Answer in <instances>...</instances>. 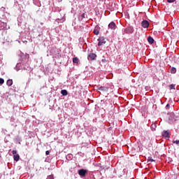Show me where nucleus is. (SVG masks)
Returning a JSON list of instances; mask_svg holds the SVG:
<instances>
[{
	"mask_svg": "<svg viewBox=\"0 0 179 179\" xmlns=\"http://www.w3.org/2000/svg\"><path fill=\"white\" fill-rule=\"evenodd\" d=\"M167 2H169V3H173V2H176V0H167Z\"/></svg>",
	"mask_w": 179,
	"mask_h": 179,
	"instance_id": "obj_19",
	"label": "nucleus"
},
{
	"mask_svg": "<svg viewBox=\"0 0 179 179\" xmlns=\"http://www.w3.org/2000/svg\"><path fill=\"white\" fill-rule=\"evenodd\" d=\"M57 2H62V0H56Z\"/></svg>",
	"mask_w": 179,
	"mask_h": 179,
	"instance_id": "obj_26",
	"label": "nucleus"
},
{
	"mask_svg": "<svg viewBox=\"0 0 179 179\" xmlns=\"http://www.w3.org/2000/svg\"><path fill=\"white\" fill-rule=\"evenodd\" d=\"M109 87H100L98 88V90H100L101 92H107L109 90Z\"/></svg>",
	"mask_w": 179,
	"mask_h": 179,
	"instance_id": "obj_8",
	"label": "nucleus"
},
{
	"mask_svg": "<svg viewBox=\"0 0 179 179\" xmlns=\"http://www.w3.org/2000/svg\"><path fill=\"white\" fill-rule=\"evenodd\" d=\"M151 127H152V128H156V124H152V125H151Z\"/></svg>",
	"mask_w": 179,
	"mask_h": 179,
	"instance_id": "obj_24",
	"label": "nucleus"
},
{
	"mask_svg": "<svg viewBox=\"0 0 179 179\" xmlns=\"http://www.w3.org/2000/svg\"><path fill=\"white\" fill-rule=\"evenodd\" d=\"M97 57V55L94 53H90L88 55L87 59H90V61H94L96 58Z\"/></svg>",
	"mask_w": 179,
	"mask_h": 179,
	"instance_id": "obj_3",
	"label": "nucleus"
},
{
	"mask_svg": "<svg viewBox=\"0 0 179 179\" xmlns=\"http://www.w3.org/2000/svg\"><path fill=\"white\" fill-rule=\"evenodd\" d=\"M169 131H164L162 133V136H164L165 138H169Z\"/></svg>",
	"mask_w": 179,
	"mask_h": 179,
	"instance_id": "obj_10",
	"label": "nucleus"
},
{
	"mask_svg": "<svg viewBox=\"0 0 179 179\" xmlns=\"http://www.w3.org/2000/svg\"><path fill=\"white\" fill-rule=\"evenodd\" d=\"M102 62H104V59H102Z\"/></svg>",
	"mask_w": 179,
	"mask_h": 179,
	"instance_id": "obj_28",
	"label": "nucleus"
},
{
	"mask_svg": "<svg viewBox=\"0 0 179 179\" xmlns=\"http://www.w3.org/2000/svg\"><path fill=\"white\" fill-rule=\"evenodd\" d=\"M148 41L150 44H153V43L155 42V39H153L152 36H149L148 38Z\"/></svg>",
	"mask_w": 179,
	"mask_h": 179,
	"instance_id": "obj_9",
	"label": "nucleus"
},
{
	"mask_svg": "<svg viewBox=\"0 0 179 179\" xmlns=\"http://www.w3.org/2000/svg\"><path fill=\"white\" fill-rule=\"evenodd\" d=\"M141 25L144 29H148V27H149V22L148 20H143L141 22Z\"/></svg>",
	"mask_w": 179,
	"mask_h": 179,
	"instance_id": "obj_6",
	"label": "nucleus"
},
{
	"mask_svg": "<svg viewBox=\"0 0 179 179\" xmlns=\"http://www.w3.org/2000/svg\"><path fill=\"white\" fill-rule=\"evenodd\" d=\"M86 173H87V171L85 169L78 170V174L80 177H86Z\"/></svg>",
	"mask_w": 179,
	"mask_h": 179,
	"instance_id": "obj_5",
	"label": "nucleus"
},
{
	"mask_svg": "<svg viewBox=\"0 0 179 179\" xmlns=\"http://www.w3.org/2000/svg\"><path fill=\"white\" fill-rule=\"evenodd\" d=\"M166 107V108H170V104H167Z\"/></svg>",
	"mask_w": 179,
	"mask_h": 179,
	"instance_id": "obj_25",
	"label": "nucleus"
},
{
	"mask_svg": "<svg viewBox=\"0 0 179 179\" xmlns=\"http://www.w3.org/2000/svg\"><path fill=\"white\" fill-rule=\"evenodd\" d=\"M176 72H177V69L174 67H172L171 69V73H176Z\"/></svg>",
	"mask_w": 179,
	"mask_h": 179,
	"instance_id": "obj_15",
	"label": "nucleus"
},
{
	"mask_svg": "<svg viewBox=\"0 0 179 179\" xmlns=\"http://www.w3.org/2000/svg\"><path fill=\"white\" fill-rule=\"evenodd\" d=\"M124 31L127 34H132L134 33V27H128L125 29Z\"/></svg>",
	"mask_w": 179,
	"mask_h": 179,
	"instance_id": "obj_4",
	"label": "nucleus"
},
{
	"mask_svg": "<svg viewBox=\"0 0 179 179\" xmlns=\"http://www.w3.org/2000/svg\"><path fill=\"white\" fill-rule=\"evenodd\" d=\"M108 27L109 29H111V30H115L117 25H115V22H111L109 24H108Z\"/></svg>",
	"mask_w": 179,
	"mask_h": 179,
	"instance_id": "obj_7",
	"label": "nucleus"
},
{
	"mask_svg": "<svg viewBox=\"0 0 179 179\" xmlns=\"http://www.w3.org/2000/svg\"><path fill=\"white\" fill-rule=\"evenodd\" d=\"M5 83V80L3 78H0V85H3Z\"/></svg>",
	"mask_w": 179,
	"mask_h": 179,
	"instance_id": "obj_16",
	"label": "nucleus"
},
{
	"mask_svg": "<svg viewBox=\"0 0 179 179\" xmlns=\"http://www.w3.org/2000/svg\"><path fill=\"white\" fill-rule=\"evenodd\" d=\"M102 62H104V59H102Z\"/></svg>",
	"mask_w": 179,
	"mask_h": 179,
	"instance_id": "obj_27",
	"label": "nucleus"
},
{
	"mask_svg": "<svg viewBox=\"0 0 179 179\" xmlns=\"http://www.w3.org/2000/svg\"><path fill=\"white\" fill-rule=\"evenodd\" d=\"M61 94L62 96H68V91H66V90H62Z\"/></svg>",
	"mask_w": 179,
	"mask_h": 179,
	"instance_id": "obj_12",
	"label": "nucleus"
},
{
	"mask_svg": "<svg viewBox=\"0 0 179 179\" xmlns=\"http://www.w3.org/2000/svg\"><path fill=\"white\" fill-rule=\"evenodd\" d=\"M81 16H82V17H83V19H85V17H86L85 13H83V14L81 15Z\"/></svg>",
	"mask_w": 179,
	"mask_h": 179,
	"instance_id": "obj_23",
	"label": "nucleus"
},
{
	"mask_svg": "<svg viewBox=\"0 0 179 179\" xmlns=\"http://www.w3.org/2000/svg\"><path fill=\"white\" fill-rule=\"evenodd\" d=\"M6 83H7V85H8V86H12V85H13V80H8L7 82H6Z\"/></svg>",
	"mask_w": 179,
	"mask_h": 179,
	"instance_id": "obj_13",
	"label": "nucleus"
},
{
	"mask_svg": "<svg viewBox=\"0 0 179 179\" xmlns=\"http://www.w3.org/2000/svg\"><path fill=\"white\" fill-rule=\"evenodd\" d=\"M148 162H155V160L153 159H152V157H148Z\"/></svg>",
	"mask_w": 179,
	"mask_h": 179,
	"instance_id": "obj_20",
	"label": "nucleus"
},
{
	"mask_svg": "<svg viewBox=\"0 0 179 179\" xmlns=\"http://www.w3.org/2000/svg\"><path fill=\"white\" fill-rule=\"evenodd\" d=\"M48 179H54V176L53 175L48 176Z\"/></svg>",
	"mask_w": 179,
	"mask_h": 179,
	"instance_id": "obj_18",
	"label": "nucleus"
},
{
	"mask_svg": "<svg viewBox=\"0 0 179 179\" xmlns=\"http://www.w3.org/2000/svg\"><path fill=\"white\" fill-rule=\"evenodd\" d=\"M173 143H176L178 146H179V140L178 141H173Z\"/></svg>",
	"mask_w": 179,
	"mask_h": 179,
	"instance_id": "obj_17",
	"label": "nucleus"
},
{
	"mask_svg": "<svg viewBox=\"0 0 179 179\" xmlns=\"http://www.w3.org/2000/svg\"><path fill=\"white\" fill-rule=\"evenodd\" d=\"M169 87H170L171 90L174 89V85H170Z\"/></svg>",
	"mask_w": 179,
	"mask_h": 179,
	"instance_id": "obj_21",
	"label": "nucleus"
},
{
	"mask_svg": "<svg viewBox=\"0 0 179 179\" xmlns=\"http://www.w3.org/2000/svg\"><path fill=\"white\" fill-rule=\"evenodd\" d=\"M94 34L96 36H99V29H94Z\"/></svg>",
	"mask_w": 179,
	"mask_h": 179,
	"instance_id": "obj_14",
	"label": "nucleus"
},
{
	"mask_svg": "<svg viewBox=\"0 0 179 179\" xmlns=\"http://www.w3.org/2000/svg\"><path fill=\"white\" fill-rule=\"evenodd\" d=\"M45 155H46L47 156H48V155H50V151L47 150V151L45 152Z\"/></svg>",
	"mask_w": 179,
	"mask_h": 179,
	"instance_id": "obj_22",
	"label": "nucleus"
},
{
	"mask_svg": "<svg viewBox=\"0 0 179 179\" xmlns=\"http://www.w3.org/2000/svg\"><path fill=\"white\" fill-rule=\"evenodd\" d=\"M98 46L99 47H101V45H103L104 44H106V39H104V37H100L99 39H98Z\"/></svg>",
	"mask_w": 179,
	"mask_h": 179,
	"instance_id": "obj_2",
	"label": "nucleus"
},
{
	"mask_svg": "<svg viewBox=\"0 0 179 179\" xmlns=\"http://www.w3.org/2000/svg\"><path fill=\"white\" fill-rule=\"evenodd\" d=\"M73 64H79V62H80V61L79 60V58L74 57V58H73Z\"/></svg>",
	"mask_w": 179,
	"mask_h": 179,
	"instance_id": "obj_11",
	"label": "nucleus"
},
{
	"mask_svg": "<svg viewBox=\"0 0 179 179\" xmlns=\"http://www.w3.org/2000/svg\"><path fill=\"white\" fill-rule=\"evenodd\" d=\"M12 153L13 155V159L15 160V162H19V160L20 159V156L19 155V154H17V151L13 150Z\"/></svg>",
	"mask_w": 179,
	"mask_h": 179,
	"instance_id": "obj_1",
	"label": "nucleus"
}]
</instances>
